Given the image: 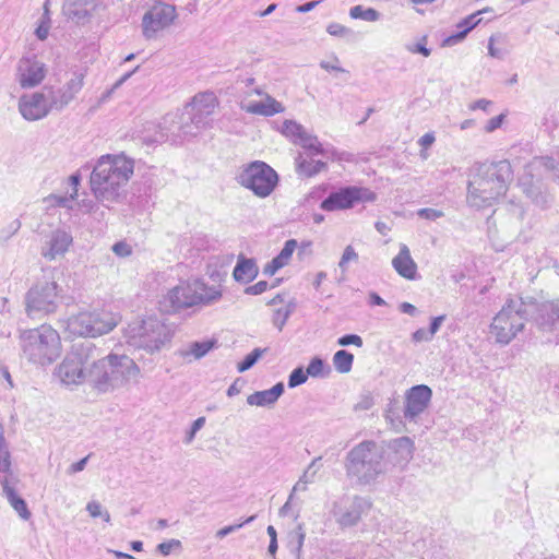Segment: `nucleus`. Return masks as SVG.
<instances>
[{
	"instance_id": "48",
	"label": "nucleus",
	"mask_w": 559,
	"mask_h": 559,
	"mask_svg": "<svg viewBox=\"0 0 559 559\" xmlns=\"http://www.w3.org/2000/svg\"><path fill=\"white\" fill-rule=\"evenodd\" d=\"M358 260V254L357 252L355 251V249L353 248V246L348 245L345 249H344V252L342 254V258L338 262V267L345 272L347 270V263L350 262V261H357Z\"/></svg>"
},
{
	"instance_id": "55",
	"label": "nucleus",
	"mask_w": 559,
	"mask_h": 559,
	"mask_svg": "<svg viewBox=\"0 0 559 559\" xmlns=\"http://www.w3.org/2000/svg\"><path fill=\"white\" fill-rule=\"evenodd\" d=\"M269 288V283L266 281H260L255 283L254 285L248 286L245 288L246 295H261Z\"/></svg>"
},
{
	"instance_id": "59",
	"label": "nucleus",
	"mask_w": 559,
	"mask_h": 559,
	"mask_svg": "<svg viewBox=\"0 0 559 559\" xmlns=\"http://www.w3.org/2000/svg\"><path fill=\"white\" fill-rule=\"evenodd\" d=\"M431 333L426 329H418L412 334V340L415 343L429 342L432 340Z\"/></svg>"
},
{
	"instance_id": "2",
	"label": "nucleus",
	"mask_w": 559,
	"mask_h": 559,
	"mask_svg": "<svg viewBox=\"0 0 559 559\" xmlns=\"http://www.w3.org/2000/svg\"><path fill=\"white\" fill-rule=\"evenodd\" d=\"M134 170V162L123 154L103 155L93 168L90 178L91 190L98 202L109 209L118 202L121 188Z\"/></svg>"
},
{
	"instance_id": "29",
	"label": "nucleus",
	"mask_w": 559,
	"mask_h": 559,
	"mask_svg": "<svg viewBox=\"0 0 559 559\" xmlns=\"http://www.w3.org/2000/svg\"><path fill=\"white\" fill-rule=\"evenodd\" d=\"M0 483L2 486L3 495L8 499L10 506L23 520H28L32 513L27 508L26 501L16 493L13 487L9 485V480L5 476L0 478Z\"/></svg>"
},
{
	"instance_id": "24",
	"label": "nucleus",
	"mask_w": 559,
	"mask_h": 559,
	"mask_svg": "<svg viewBox=\"0 0 559 559\" xmlns=\"http://www.w3.org/2000/svg\"><path fill=\"white\" fill-rule=\"evenodd\" d=\"M160 130V138L163 141L170 142L175 145L182 143L185 136L182 133L181 114L167 115L164 117Z\"/></svg>"
},
{
	"instance_id": "13",
	"label": "nucleus",
	"mask_w": 559,
	"mask_h": 559,
	"mask_svg": "<svg viewBox=\"0 0 559 559\" xmlns=\"http://www.w3.org/2000/svg\"><path fill=\"white\" fill-rule=\"evenodd\" d=\"M376 199L377 194L368 188L345 186L323 199L320 209L325 212L349 210L359 203L373 202Z\"/></svg>"
},
{
	"instance_id": "12",
	"label": "nucleus",
	"mask_w": 559,
	"mask_h": 559,
	"mask_svg": "<svg viewBox=\"0 0 559 559\" xmlns=\"http://www.w3.org/2000/svg\"><path fill=\"white\" fill-rule=\"evenodd\" d=\"M526 322L531 321L540 332L559 330V300L538 301L533 297H522Z\"/></svg>"
},
{
	"instance_id": "44",
	"label": "nucleus",
	"mask_w": 559,
	"mask_h": 559,
	"mask_svg": "<svg viewBox=\"0 0 559 559\" xmlns=\"http://www.w3.org/2000/svg\"><path fill=\"white\" fill-rule=\"evenodd\" d=\"M83 79L84 75L82 73H74L73 78H71L63 86L62 90L70 94V97L72 100L74 99L75 95L82 90L83 87Z\"/></svg>"
},
{
	"instance_id": "5",
	"label": "nucleus",
	"mask_w": 559,
	"mask_h": 559,
	"mask_svg": "<svg viewBox=\"0 0 559 559\" xmlns=\"http://www.w3.org/2000/svg\"><path fill=\"white\" fill-rule=\"evenodd\" d=\"M20 347L26 359L34 364L48 365L56 360L61 350L58 332L50 325L20 331Z\"/></svg>"
},
{
	"instance_id": "52",
	"label": "nucleus",
	"mask_w": 559,
	"mask_h": 559,
	"mask_svg": "<svg viewBox=\"0 0 559 559\" xmlns=\"http://www.w3.org/2000/svg\"><path fill=\"white\" fill-rule=\"evenodd\" d=\"M181 548V542L178 539H170L157 545V550L163 556H168L173 549Z\"/></svg>"
},
{
	"instance_id": "36",
	"label": "nucleus",
	"mask_w": 559,
	"mask_h": 559,
	"mask_svg": "<svg viewBox=\"0 0 559 559\" xmlns=\"http://www.w3.org/2000/svg\"><path fill=\"white\" fill-rule=\"evenodd\" d=\"M305 537L306 533L304 530V524L298 523L296 528L288 535V548L290 549L292 552H295L297 555L300 554L301 548L304 546Z\"/></svg>"
},
{
	"instance_id": "49",
	"label": "nucleus",
	"mask_w": 559,
	"mask_h": 559,
	"mask_svg": "<svg viewBox=\"0 0 559 559\" xmlns=\"http://www.w3.org/2000/svg\"><path fill=\"white\" fill-rule=\"evenodd\" d=\"M181 122L185 140L191 136H195L200 132L199 127L194 124L193 120L185 118V111L181 112Z\"/></svg>"
},
{
	"instance_id": "18",
	"label": "nucleus",
	"mask_w": 559,
	"mask_h": 559,
	"mask_svg": "<svg viewBox=\"0 0 559 559\" xmlns=\"http://www.w3.org/2000/svg\"><path fill=\"white\" fill-rule=\"evenodd\" d=\"M522 192L531 202L542 210L551 206L554 198L548 192L547 186L540 176L534 175L531 169H525L519 178Z\"/></svg>"
},
{
	"instance_id": "10",
	"label": "nucleus",
	"mask_w": 559,
	"mask_h": 559,
	"mask_svg": "<svg viewBox=\"0 0 559 559\" xmlns=\"http://www.w3.org/2000/svg\"><path fill=\"white\" fill-rule=\"evenodd\" d=\"M236 181L259 198L269 197L278 183L277 173L265 162L254 160L240 168Z\"/></svg>"
},
{
	"instance_id": "54",
	"label": "nucleus",
	"mask_w": 559,
	"mask_h": 559,
	"mask_svg": "<svg viewBox=\"0 0 559 559\" xmlns=\"http://www.w3.org/2000/svg\"><path fill=\"white\" fill-rule=\"evenodd\" d=\"M417 215L420 218H425L428 221H436L443 216V212L440 210L431 209V207H425V209L418 210Z\"/></svg>"
},
{
	"instance_id": "28",
	"label": "nucleus",
	"mask_w": 559,
	"mask_h": 559,
	"mask_svg": "<svg viewBox=\"0 0 559 559\" xmlns=\"http://www.w3.org/2000/svg\"><path fill=\"white\" fill-rule=\"evenodd\" d=\"M481 22V19L478 17V13H473L466 17H464L462 21H460L456 25L457 32L448 36L442 40V47H451L460 41H462L467 34L474 29L479 23Z\"/></svg>"
},
{
	"instance_id": "53",
	"label": "nucleus",
	"mask_w": 559,
	"mask_h": 559,
	"mask_svg": "<svg viewBox=\"0 0 559 559\" xmlns=\"http://www.w3.org/2000/svg\"><path fill=\"white\" fill-rule=\"evenodd\" d=\"M427 37L424 36L420 41L415 45L407 46V50L413 53H420L424 57H429L431 53V49L426 46Z\"/></svg>"
},
{
	"instance_id": "45",
	"label": "nucleus",
	"mask_w": 559,
	"mask_h": 559,
	"mask_svg": "<svg viewBox=\"0 0 559 559\" xmlns=\"http://www.w3.org/2000/svg\"><path fill=\"white\" fill-rule=\"evenodd\" d=\"M308 380V373L304 369V367L299 366L295 368L288 376V382L287 385L289 389H294L296 386H299Z\"/></svg>"
},
{
	"instance_id": "30",
	"label": "nucleus",
	"mask_w": 559,
	"mask_h": 559,
	"mask_svg": "<svg viewBox=\"0 0 559 559\" xmlns=\"http://www.w3.org/2000/svg\"><path fill=\"white\" fill-rule=\"evenodd\" d=\"M43 92L46 93L45 97L50 111H61L72 102L70 94H67L62 87L55 90L53 87L45 86Z\"/></svg>"
},
{
	"instance_id": "20",
	"label": "nucleus",
	"mask_w": 559,
	"mask_h": 559,
	"mask_svg": "<svg viewBox=\"0 0 559 559\" xmlns=\"http://www.w3.org/2000/svg\"><path fill=\"white\" fill-rule=\"evenodd\" d=\"M45 95L46 93L41 91L20 97L19 110L24 119L36 121L50 112Z\"/></svg>"
},
{
	"instance_id": "31",
	"label": "nucleus",
	"mask_w": 559,
	"mask_h": 559,
	"mask_svg": "<svg viewBox=\"0 0 559 559\" xmlns=\"http://www.w3.org/2000/svg\"><path fill=\"white\" fill-rule=\"evenodd\" d=\"M296 171L300 177L311 178L326 168V163L322 160L307 159L299 154L295 160Z\"/></svg>"
},
{
	"instance_id": "40",
	"label": "nucleus",
	"mask_w": 559,
	"mask_h": 559,
	"mask_svg": "<svg viewBox=\"0 0 559 559\" xmlns=\"http://www.w3.org/2000/svg\"><path fill=\"white\" fill-rule=\"evenodd\" d=\"M185 118H188L190 120L194 121V124L199 127V129H204L210 124V117L211 115H205L202 110H193L192 107L186 106L185 107Z\"/></svg>"
},
{
	"instance_id": "39",
	"label": "nucleus",
	"mask_w": 559,
	"mask_h": 559,
	"mask_svg": "<svg viewBox=\"0 0 559 559\" xmlns=\"http://www.w3.org/2000/svg\"><path fill=\"white\" fill-rule=\"evenodd\" d=\"M298 144L304 148L311 151L314 155H324V148L322 144L318 141V138L311 135L305 131V134L298 141Z\"/></svg>"
},
{
	"instance_id": "16",
	"label": "nucleus",
	"mask_w": 559,
	"mask_h": 559,
	"mask_svg": "<svg viewBox=\"0 0 559 559\" xmlns=\"http://www.w3.org/2000/svg\"><path fill=\"white\" fill-rule=\"evenodd\" d=\"M177 14L171 4L157 3L147 10L142 17V34L145 39H155L158 33L173 24Z\"/></svg>"
},
{
	"instance_id": "64",
	"label": "nucleus",
	"mask_w": 559,
	"mask_h": 559,
	"mask_svg": "<svg viewBox=\"0 0 559 559\" xmlns=\"http://www.w3.org/2000/svg\"><path fill=\"white\" fill-rule=\"evenodd\" d=\"M199 296H202V299L200 300V304H210L212 301H215L221 298L222 294L219 290L212 288L206 294H199Z\"/></svg>"
},
{
	"instance_id": "35",
	"label": "nucleus",
	"mask_w": 559,
	"mask_h": 559,
	"mask_svg": "<svg viewBox=\"0 0 559 559\" xmlns=\"http://www.w3.org/2000/svg\"><path fill=\"white\" fill-rule=\"evenodd\" d=\"M308 377L324 378L331 372L330 367L320 357H313L306 369Z\"/></svg>"
},
{
	"instance_id": "26",
	"label": "nucleus",
	"mask_w": 559,
	"mask_h": 559,
	"mask_svg": "<svg viewBox=\"0 0 559 559\" xmlns=\"http://www.w3.org/2000/svg\"><path fill=\"white\" fill-rule=\"evenodd\" d=\"M259 267L253 258H247L240 253L233 270V277L238 283L248 284L257 278Z\"/></svg>"
},
{
	"instance_id": "6",
	"label": "nucleus",
	"mask_w": 559,
	"mask_h": 559,
	"mask_svg": "<svg viewBox=\"0 0 559 559\" xmlns=\"http://www.w3.org/2000/svg\"><path fill=\"white\" fill-rule=\"evenodd\" d=\"M100 355H103L102 348L91 340L75 343L58 366L56 374L67 385L82 383L87 380V366L91 367L92 360Z\"/></svg>"
},
{
	"instance_id": "27",
	"label": "nucleus",
	"mask_w": 559,
	"mask_h": 559,
	"mask_svg": "<svg viewBox=\"0 0 559 559\" xmlns=\"http://www.w3.org/2000/svg\"><path fill=\"white\" fill-rule=\"evenodd\" d=\"M71 243L72 236L64 230L57 229L52 231L48 241V248H44L41 254L48 260H53L57 255L63 254Z\"/></svg>"
},
{
	"instance_id": "41",
	"label": "nucleus",
	"mask_w": 559,
	"mask_h": 559,
	"mask_svg": "<svg viewBox=\"0 0 559 559\" xmlns=\"http://www.w3.org/2000/svg\"><path fill=\"white\" fill-rule=\"evenodd\" d=\"M75 199L76 191H72L71 193L64 195L50 194L45 200L53 206L72 209V203Z\"/></svg>"
},
{
	"instance_id": "56",
	"label": "nucleus",
	"mask_w": 559,
	"mask_h": 559,
	"mask_svg": "<svg viewBox=\"0 0 559 559\" xmlns=\"http://www.w3.org/2000/svg\"><path fill=\"white\" fill-rule=\"evenodd\" d=\"M11 455L9 450L0 449V473L8 474L11 471Z\"/></svg>"
},
{
	"instance_id": "62",
	"label": "nucleus",
	"mask_w": 559,
	"mask_h": 559,
	"mask_svg": "<svg viewBox=\"0 0 559 559\" xmlns=\"http://www.w3.org/2000/svg\"><path fill=\"white\" fill-rule=\"evenodd\" d=\"M493 40L495 38L491 36L488 41V53L490 57L501 60L506 56V50L495 47Z\"/></svg>"
},
{
	"instance_id": "14",
	"label": "nucleus",
	"mask_w": 559,
	"mask_h": 559,
	"mask_svg": "<svg viewBox=\"0 0 559 559\" xmlns=\"http://www.w3.org/2000/svg\"><path fill=\"white\" fill-rule=\"evenodd\" d=\"M371 503L361 496H343L333 502L331 513L342 527H353L359 523L362 514L367 513Z\"/></svg>"
},
{
	"instance_id": "42",
	"label": "nucleus",
	"mask_w": 559,
	"mask_h": 559,
	"mask_svg": "<svg viewBox=\"0 0 559 559\" xmlns=\"http://www.w3.org/2000/svg\"><path fill=\"white\" fill-rule=\"evenodd\" d=\"M282 133L286 136L293 138L294 142L298 143L300 138L305 134V129L296 121L285 120L283 123Z\"/></svg>"
},
{
	"instance_id": "25",
	"label": "nucleus",
	"mask_w": 559,
	"mask_h": 559,
	"mask_svg": "<svg viewBox=\"0 0 559 559\" xmlns=\"http://www.w3.org/2000/svg\"><path fill=\"white\" fill-rule=\"evenodd\" d=\"M284 391V383L277 382L269 390L255 391L248 395L247 403L250 406L272 407L283 395Z\"/></svg>"
},
{
	"instance_id": "7",
	"label": "nucleus",
	"mask_w": 559,
	"mask_h": 559,
	"mask_svg": "<svg viewBox=\"0 0 559 559\" xmlns=\"http://www.w3.org/2000/svg\"><path fill=\"white\" fill-rule=\"evenodd\" d=\"M127 337L132 346L154 353L170 341L171 332L162 320L151 316L131 322L127 329Z\"/></svg>"
},
{
	"instance_id": "8",
	"label": "nucleus",
	"mask_w": 559,
	"mask_h": 559,
	"mask_svg": "<svg viewBox=\"0 0 559 559\" xmlns=\"http://www.w3.org/2000/svg\"><path fill=\"white\" fill-rule=\"evenodd\" d=\"M522 305V297L510 298L493 318L490 332L497 343L509 344L524 329L526 317Z\"/></svg>"
},
{
	"instance_id": "63",
	"label": "nucleus",
	"mask_w": 559,
	"mask_h": 559,
	"mask_svg": "<svg viewBox=\"0 0 559 559\" xmlns=\"http://www.w3.org/2000/svg\"><path fill=\"white\" fill-rule=\"evenodd\" d=\"M283 266L281 265V263L275 260L274 258L267 262L264 267H263V274L267 275V276H272L274 275L280 269H282Z\"/></svg>"
},
{
	"instance_id": "38",
	"label": "nucleus",
	"mask_w": 559,
	"mask_h": 559,
	"mask_svg": "<svg viewBox=\"0 0 559 559\" xmlns=\"http://www.w3.org/2000/svg\"><path fill=\"white\" fill-rule=\"evenodd\" d=\"M267 350H269L267 347L254 348L251 353L246 355L241 361L238 362V365H237L238 372L242 373V372L251 369L257 364V361L262 357V355L264 353H266Z\"/></svg>"
},
{
	"instance_id": "57",
	"label": "nucleus",
	"mask_w": 559,
	"mask_h": 559,
	"mask_svg": "<svg viewBox=\"0 0 559 559\" xmlns=\"http://www.w3.org/2000/svg\"><path fill=\"white\" fill-rule=\"evenodd\" d=\"M504 118H506V115L500 114V115L489 119L485 126V131L488 133L496 131L497 129H499L501 127V124L504 121Z\"/></svg>"
},
{
	"instance_id": "21",
	"label": "nucleus",
	"mask_w": 559,
	"mask_h": 559,
	"mask_svg": "<svg viewBox=\"0 0 559 559\" xmlns=\"http://www.w3.org/2000/svg\"><path fill=\"white\" fill-rule=\"evenodd\" d=\"M388 466H405L413 459L414 441L409 437H399L384 444Z\"/></svg>"
},
{
	"instance_id": "19",
	"label": "nucleus",
	"mask_w": 559,
	"mask_h": 559,
	"mask_svg": "<svg viewBox=\"0 0 559 559\" xmlns=\"http://www.w3.org/2000/svg\"><path fill=\"white\" fill-rule=\"evenodd\" d=\"M46 66L35 56H23L17 62L16 80L21 87L32 88L39 85L46 76Z\"/></svg>"
},
{
	"instance_id": "17",
	"label": "nucleus",
	"mask_w": 559,
	"mask_h": 559,
	"mask_svg": "<svg viewBox=\"0 0 559 559\" xmlns=\"http://www.w3.org/2000/svg\"><path fill=\"white\" fill-rule=\"evenodd\" d=\"M432 390L426 384H416L404 393L403 418L408 423H418L430 406Z\"/></svg>"
},
{
	"instance_id": "46",
	"label": "nucleus",
	"mask_w": 559,
	"mask_h": 559,
	"mask_svg": "<svg viewBox=\"0 0 559 559\" xmlns=\"http://www.w3.org/2000/svg\"><path fill=\"white\" fill-rule=\"evenodd\" d=\"M255 518H257V515H251L240 523L225 526L216 532V537L222 539V538L226 537L227 535L238 531L242 526L253 522L255 520Z\"/></svg>"
},
{
	"instance_id": "33",
	"label": "nucleus",
	"mask_w": 559,
	"mask_h": 559,
	"mask_svg": "<svg viewBox=\"0 0 559 559\" xmlns=\"http://www.w3.org/2000/svg\"><path fill=\"white\" fill-rule=\"evenodd\" d=\"M218 347V342L216 338L205 340L201 342H192L189 346V350L185 352L182 355H192L195 359L203 358L207 353L212 349Z\"/></svg>"
},
{
	"instance_id": "37",
	"label": "nucleus",
	"mask_w": 559,
	"mask_h": 559,
	"mask_svg": "<svg viewBox=\"0 0 559 559\" xmlns=\"http://www.w3.org/2000/svg\"><path fill=\"white\" fill-rule=\"evenodd\" d=\"M349 15L352 19H360L368 22H376L380 20L381 14L373 8H364L362 5H355L350 8Z\"/></svg>"
},
{
	"instance_id": "58",
	"label": "nucleus",
	"mask_w": 559,
	"mask_h": 559,
	"mask_svg": "<svg viewBox=\"0 0 559 559\" xmlns=\"http://www.w3.org/2000/svg\"><path fill=\"white\" fill-rule=\"evenodd\" d=\"M333 59H334L335 63H331L329 61H321L320 67L328 72L335 71V72L348 74L347 70L337 66V63L340 62L338 58L336 56H333Z\"/></svg>"
},
{
	"instance_id": "51",
	"label": "nucleus",
	"mask_w": 559,
	"mask_h": 559,
	"mask_svg": "<svg viewBox=\"0 0 559 559\" xmlns=\"http://www.w3.org/2000/svg\"><path fill=\"white\" fill-rule=\"evenodd\" d=\"M337 344L340 346L354 345L357 347H361L364 342L362 338L357 334H344L343 336L337 338Z\"/></svg>"
},
{
	"instance_id": "23",
	"label": "nucleus",
	"mask_w": 559,
	"mask_h": 559,
	"mask_svg": "<svg viewBox=\"0 0 559 559\" xmlns=\"http://www.w3.org/2000/svg\"><path fill=\"white\" fill-rule=\"evenodd\" d=\"M392 265L400 276L409 281L417 278V264L406 245L401 246L400 252L392 260Z\"/></svg>"
},
{
	"instance_id": "11",
	"label": "nucleus",
	"mask_w": 559,
	"mask_h": 559,
	"mask_svg": "<svg viewBox=\"0 0 559 559\" xmlns=\"http://www.w3.org/2000/svg\"><path fill=\"white\" fill-rule=\"evenodd\" d=\"M119 318L111 311L102 309L83 311L68 320V329L72 334L87 337H97L112 331Z\"/></svg>"
},
{
	"instance_id": "3",
	"label": "nucleus",
	"mask_w": 559,
	"mask_h": 559,
	"mask_svg": "<svg viewBox=\"0 0 559 559\" xmlns=\"http://www.w3.org/2000/svg\"><path fill=\"white\" fill-rule=\"evenodd\" d=\"M140 368L124 354L110 353L92 360L87 371V382L98 393H109L131 381H138Z\"/></svg>"
},
{
	"instance_id": "1",
	"label": "nucleus",
	"mask_w": 559,
	"mask_h": 559,
	"mask_svg": "<svg viewBox=\"0 0 559 559\" xmlns=\"http://www.w3.org/2000/svg\"><path fill=\"white\" fill-rule=\"evenodd\" d=\"M513 177L508 159L477 163L468 180L467 203L476 209L491 206L507 193Z\"/></svg>"
},
{
	"instance_id": "9",
	"label": "nucleus",
	"mask_w": 559,
	"mask_h": 559,
	"mask_svg": "<svg viewBox=\"0 0 559 559\" xmlns=\"http://www.w3.org/2000/svg\"><path fill=\"white\" fill-rule=\"evenodd\" d=\"M62 288L53 280L37 281L25 295V310L29 317L55 313L62 300Z\"/></svg>"
},
{
	"instance_id": "47",
	"label": "nucleus",
	"mask_w": 559,
	"mask_h": 559,
	"mask_svg": "<svg viewBox=\"0 0 559 559\" xmlns=\"http://www.w3.org/2000/svg\"><path fill=\"white\" fill-rule=\"evenodd\" d=\"M326 32L335 37H349L354 35L350 28L338 23H330L326 27Z\"/></svg>"
},
{
	"instance_id": "50",
	"label": "nucleus",
	"mask_w": 559,
	"mask_h": 559,
	"mask_svg": "<svg viewBox=\"0 0 559 559\" xmlns=\"http://www.w3.org/2000/svg\"><path fill=\"white\" fill-rule=\"evenodd\" d=\"M288 319L289 310H283L282 308H278L273 313L272 323L281 332Z\"/></svg>"
},
{
	"instance_id": "22",
	"label": "nucleus",
	"mask_w": 559,
	"mask_h": 559,
	"mask_svg": "<svg viewBox=\"0 0 559 559\" xmlns=\"http://www.w3.org/2000/svg\"><path fill=\"white\" fill-rule=\"evenodd\" d=\"M201 299L202 296H199L191 286L179 285L168 292L164 301L169 304L167 311L177 312L200 304Z\"/></svg>"
},
{
	"instance_id": "34",
	"label": "nucleus",
	"mask_w": 559,
	"mask_h": 559,
	"mask_svg": "<svg viewBox=\"0 0 559 559\" xmlns=\"http://www.w3.org/2000/svg\"><path fill=\"white\" fill-rule=\"evenodd\" d=\"M332 361L337 372L347 373L353 368L354 355L346 349H340L334 354Z\"/></svg>"
},
{
	"instance_id": "61",
	"label": "nucleus",
	"mask_w": 559,
	"mask_h": 559,
	"mask_svg": "<svg viewBox=\"0 0 559 559\" xmlns=\"http://www.w3.org/2000/svg\"><path fill=\"white\" fill-rule=\"evenodd\" d=\"M492 106V102L491 100H488L486 98H480V99H477L475 102H473L472 104H469V109L471 110H477V109H480V110H484L486 112H489V108Z\"/></svg>"
},
{
	"instance_id": "15",
	"label": "nucleus",
	"mask_w": 559,
	"mask_h": 559,
	"mask_svg": "<svg viewBox=\"0 0 559 559\" xmlns=\"http://www.w3.org/2000/svg\"><path fill=\"white\" fill-rule=\"evenodd\" d=\"M246 97L240 102V109L247 114L263 117H272L284 111V106L274 97L263 91L262 87H253L245 91Z\"/></svg>"
},
{
	"instance_id": "60",
	"label": "nucleus",
	"mask_w": 559,
	"mask_h": 559,
	"mask_svg": "<svg viewBox=\"0 0 559 559\" xmlns=\"http://www.w3.org/2000/svg\"><path fill=\"white\" fill-rule=\"evenodd\" d=\"M112 251L119 257H128L131 254V247L124 241H118L112 246Z\"/></svg>"
},
{
	"instance_id": "4",
	"label": "nucleus",
	"mask_w": 559,
	"mask_h": 559,
	"mask_svg": "<svg viewBox=\"0 0 559 559\" xmlns=\"http://www.w3.org/2000/svg\"><path fill=\"white\" fill-rule=\"evenodd\" d=\"M386 449L373 440H364L345 455L346 477L358 486H369L388 471Z\"/></svg>"
},
{
	"instance_id": "43",
	"label": "nucleus",
	"mask_w": 559,
	"mask_h": 559,
	"mask_svg": "<svg viewBox=\"0 0 559 559\" xmlns=\"http://www.w3.org/2000/svg\"><path fill=\"white\" fill-rule=\"evenodd\" d=\"M297 240L296 239H288L285 243L283 249L280 251V253L274 257L275 260H277L281 265L284 267L289 263V260L297 248Z\"/></svg>"
},
{
	"instance_id": "32",
	"label": "nucleus",
	"mask_w": 559,
	"mask_h": 559,
	"mask_svg": "<svg viewBox=\"0 0 559 559\" xmlns=\"http://www.w3.org/2000/svg\"><path fill=\"white\" fill-rule=\"evenodd\" d=\"M188 106L193 110H202L205 115H212L217 106V98L213 92L199 93Z\"/></svg>"
}]
</instances>
